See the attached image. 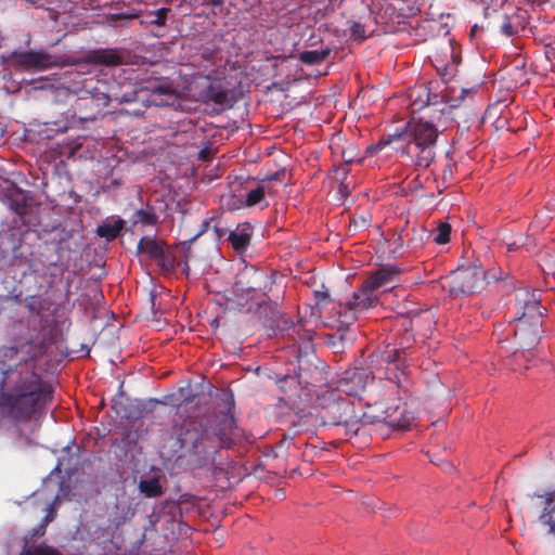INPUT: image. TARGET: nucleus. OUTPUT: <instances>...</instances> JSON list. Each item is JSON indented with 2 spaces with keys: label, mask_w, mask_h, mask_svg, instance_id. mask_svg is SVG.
<instances>
[{
  "label": "nucleus",
  "mask_w": 555,
  "mask_h": 555,
  "mask_svg": "<svg viewBox=\"0 0 555 555\" xmlns=\"http://www.w3.org/2000/svg\"><path fill=\"white\" fill-rule=\"evenodd\" d=\"M17 353V348L16 347H10V348H7L4 350V356L5 357H12L13 354H16Z\"/></svg>",
  "instance_id": "45"
},
{
  "label": "nucleus",
  "mask_w": 555,
  "mask_h": 555,
  "mask_svg": "<svg viewBox=\"0 0 555 555\" xmlns=\"http://www.w3.org/2000/svg\"><path fill=\"white\" fill-rule=\"evenodd\" d=\"M470 92V90L462 89L461 94L457 96V99L463 100L465 96Z\"/></svg>",
  "instance_id": "48"
},
{
  "label": "nucleus",
  "mask_w": 555,
  "mask_h": 555,
  "mask_svg": "<svg viewBox=\"0 0 555 555\" xmlns=\"http://www.w3.org/2000/svg\"><path fill=\"white\" fill-rule=\"evenodd\" d=\"M253 234L254 227L251 223H238L234 230L229 232L228 241L235 251L242 253L250 245Z\"/></svg>",
  "instance_id": "17"
},
{
  "label": "nucleus",
  "mask_w": 555,
  "mask_h": 555,
  "mask_svg": "<svg viewBox=\"0 0 555 555\" xmlns=\"http://www.w3.org/2000/svg\"><path fill=\"white\" fill-rule=\"evenodd\" d=\"M235 420L230 413L214 418L189 417L172 427V436L179 444L177 462L186 469H198L214 464L221 448L233 443Z\"/></svg>",
  "instance_id": "1"
},
{
  "label": "nucleus",
  "mask_w": 555,
  "mask_h": 555,
  "mask_svg": "<svg viewBox=\"0 0 555 555\" xmlns=\"http://www.w3.org/2000/svg\"><path fill=\"white\" fill-rule=\"evenodd\" d=\"M214 231H215V233H216L218 238L223 237L227 234V232H228L227 229L223 228V227H220L219 223H216L214 225Z\"/></svg>",
  "instance_id": "43"
},
{
  "label": "nucleus",
  "mask_w": 555,
  "mask_h": 555,
  "mask_svg": "<svg viewBox=\"0 0 555 555\" xmlns=\"http://www.w3.org/2000/svg\"><path fill=\"white\" fill-rule=\"evenodd\" d=\"M141 89H144L151 92L152 94L160 96H172L175 93L171 83L162 79L147 80L145 81V85Z\"/></svg>",
  "instance_id": "20"
},
{
  "label": "nucleus",
  "mask_w": 555,
  "mask_h": 555,
  "mask_svg": "<svg viewBox=\"0 0 555 555\" xmlns=\"http://www.w3.org/2000/svg\"><path fill=\"white\" fill-rule=\"evenodd\" d=\"M343 163L350 166L352 163L357 160L356 146L349 145L347 149L343 151L341 154Z\"/></svg>",
  "instance_id": "36"
},
{
  "label": "nucleus",
  "mask_w": 555,
  "mask_h": 555,
  "mask_svg": "<svg viewBox=\"0 0 555 555\" xmlns=\"http://www.w3.org/2000/svg\"><path fill=\"white\" fill-rule=\"evenodd\" d=\"M542 324L543 322L529 321H519V323H514L513 333L519 347L522 349V351L514 352V360L516 362L525 360V350H531L539 344L542 334Z\"/></svg>",
  "instance_id": "11"
},
{
  "label": "nucleus",
  "mask_w": 555,
  "mask_h": 555,
  "mask_svg": "<svg viewBox=\"0 0 555 555\" xmlns=\"http://www.w3.org/2000/svg\"><path fill=\"white\" fill-rule=\"evenodd\" d=\"M375 421L384 422L393 429L405 430L412 426L415 416L406 403H395L385 406L383 415L375 416Z\"/></svg>",
  "instance_id": "12"
},
{
  "label": "nucleus",
  "mask_w": 555,
  "mask_h": 555,
  "mask_svg": "<svg viewBox=\"0 0 555 555\" xmlns=\"http://www.w3.org/2000/svg\"><path fill=\"white\" fill-rule=\"evenodd\" d=\"M163 249V242L149 236H143L138 243L139 253L147 255L153 260L162 255Z\"/></svg>",
  "instance_id": "19"
},
{
  "label": "nucleus",
  "mask_w": 555,
  "mask_h": 555,
  "mask_svg": "<svg viewBox=\"0 0 555 555\" xmlns=\"http://www.w3.org/2000/svg\"><path fill=\"white\" fill-rule=\"evenodd\" d=\"M201 99L204 103H214L219 109L224 111L233 105V94L230 89L221 82L212 81L201 91Z\"/></svg>",
  "instance_id": "14"
},
{
  "label": "nucleus",
  "mask_w": 555,
  "mask_h": 555,
  "mask_svg": "<svg viewBox=\"0 0 555 555\" xmlns=\"http://www.w3.org/2000/svg\"><path fill=\"white\" fill-rule=\"evenodd\" d=\"M400 270L393 266H384L374 271L364 282L367 287L373 292H376L380 287H385L389 284L398 281Z\"/></svg>",
  "instance_id": "16"
},
{
  "label": "nucleus",
  "mask_w": 555,
  "mask_h": 555,
  "mask_svg": "<svg viewBox=\"0 0 555 555\" xmlns=\"http://www.w3.org/2000/svg\"><path fill=\"white\" fill-rule=\"evenodd\" d=\"M501 33L507 37L514 36L516 34L515 27L512 25V23L506 20L500 27Z\"/></svg>",
  "instance_id": "40"
},
{
  "label": "nucleus",
  "mask_w": 555,
  "mask_h": 555,
  "mask_svg": "<svg viewBox=\"0 0 555 555\" xmlns=\"http://www.w3.org/2000/svg\"><path fill=\"white\" fill-rule=\"evenodd\" d=\"M223 4V0H210L211 7H220Z\"/></svg>",
  "instance_id": "49"
},
{
  "label": "nucleus",
  "mask_w": 555,
  "mask_h": 555,
  "mask_svg": "<svg viewBox=\"0 0 555 555\" xmlns=\"http://www.w3.org/2000/svg\"><path fill=\"white\" fill-rule=\"evenodd\" d=\"M350 30H351V35L354 38H360V39L365 38V28L361 23H358V22L353 23Z\"/></svg>",
  "instance_id": "39"
},
{
  "label": "nucleus",
  "mask_w": 555,
  "mask_h": 555,
  "mask_svg": "<svg viewBox=\"0 0 555 555\" xmlns=\"http://www.w3.org/2000/svg\"><path fill=\"white\" fill-rule=\"evenodd\" d=\"M534 495L544 499V507L542 512H546L548 509L550 512H552L553 519H555V489L553 491L546 492L545 494Z\"/></svg>",
  "instance_id": "33"
},
{
  "label": "nucleus",
  "mask_w": 555,
  "mask_h": 555,
  "mask_svg": "<svg viewBox=\"0 0 555 555\" xmlns=\"http://www.w3.org/2000/svg\"><path fill=\"white\" fill-rule=\"evenodd\" d=\"M125 221L122 219H118L113 224H103L98 227V234L101 237H105L107 241H112L116 238L120 231L124 229Z\"/></svg>",
  "instance_id": "23"
},
{
  "label": "nucleus",
  "mask_w": 555,
  "mask_h": 555,
  "mask_svg": "<svg viewBox=\"0 0 555 555\" xmlns=\"http://www.w3.org/2000/svg\"><path fill=\"white\" fill-rule=\"evenodd\" d=\"M90 79V76H86L85 74L76 73L74 74L67 85V90L74 91L75 93H79L85 91L89 93V90L85 87V82Z\"/></svg>",
  "instance_id": "27"
},
{
  "label": "nucleus",
  "mask_w": 555,
  "mask_h": 555,
  "mask_svg": "<svg viewBox=\"0 0 555 555\" xmlns=\"http://www.w3.org/2000/svg\"><path fill=\"white\" fill-rule=\"evenodd\" d=\"M285 441H286L285 438L283 440H281L280 446H282Z\"/></svg>",
  "instance_id": "53"
},
{
  "label": "nucleus",
  "mask_w": 555,
  "mask_h": 555,
  "mask_svg": "<svg viewBox=\"0 0 555 555\" xmlns=\"http://www.w3.org/2000/svg\"><path fill=\"white\" fill-rule=\"evenodd\" d=\"M134 218V223L140 222L143 225H155L158 222V215L150 206L137 210Z\"/></svg>",
  "instance_id": "25"
},
{
  "label": "nucleus",
  "mask_w": 555,
  "mask_h": 555,
  "mask_svg": "<svg viewBox=\"0 0 555 555\" xmlns=\"http://www.w3.org/2000/svg\"><path fill=\"white\" fill-rule=\"evenodd\" d=\"M169 11V8H160L155 11H150L149 15L154 16V18L150 20L149 23L152 25L164 27L166 25L167 14Z\"/></svg>",
  "instance_id": "29"
},
{
  "label": "nucleus",
  "mask_w": 555,
  "mask_h": 555,
  "mask_svg": "<svg viewBox=\"0 0 555 555\" xmlns=\"http://www.w3.org/2000/svg\"><path fill=\"white\" fill-rule=\"evenodd\" d=\"M278 177H279V173H274L273 177H271L268 181H271V180H278Z\"/></svg>",
  "instance_id": "51"
},
{
  "label": "nucleus",
  "mask_w": 555,
  "mask_h": 555,
  "mask_svg": "<svg viewBox=\"0 0 555 555\" xmlns=\"http://www.w3.org/2000/svg\"><path fill=\"white\" fill-rule=\"evenodd\" d=\"M377 302V296L367 285L364 283L362 287L356 291L351 298L345 304L339 305L338 314L340 321L346 324H350L358 319V315Z\"/></svg>",
  "instance_id": "10"
},
{
  "label": "nucleus",
  "mask_w": 555,
  "mask_h": 555,
  "mask_svg": "<svg viewBox=\"0 0 555 555\" xmlns=\"http://www.w3.org/2000/svg\"><path fill=\"white\" fill-rule=\"evenodd\" d=\"M514 323L519 321L543 322V308L534 292L526 287L515 289L514 302L511 307Z\"/></svg>",
  "instance_id": "8"
},
{
  "label": "nucleus",
  "mask_w": 555,
  "mask_h": 555,
  "mask_svg": "<svg viewBox=\"0 0 555 555\" xmlns=\"http://www.w3.org/2000/svg\"><path fill=\"white\" fill-rule=\"evenodd\" d=\"M331 52L332 50L328 47L321 51L307 50L299 54V61L306 65H318L325 61L330 56Z\"/></svg>",
  "instance_id": "21"
},
{
  "label": "nucleus",
  "mask_w": 555,
  "mask_h": 555,
  "mask_svg": "<svg viewBox=\"0 0 555 555\" xmlns=\"http://www.w3.org/2000/svg\"><path fill=\"white\" fill-rule=\"evenodd\" d=\"M539 521L544 526H548V532L555 535V519H553L552 512L548 509L542 512L539 516Z\"/></svg>",
  "instance_id": "35"
},
{
  "label": "nucleus",
  "mask_w": 555,
  "mask_h": 555,
  "mask_svg": "<svg viewBox=\"0 0 555 555\" xmlns=\"http://www.w3.org/2000/svg\"><path fill=\"white\" fill-rule=\"evenodd\" d=\"M209 224H210V220H205L203 223H202V230L191 240L189 241H185L183 242V247H184V250H185V255H184V259H185V263H188L189 259H190V247H191V244L193 243V241L199 236L201 234L205 233L208 231L209 229Z\"/></svg>",
  "instance_id": "34"
},
{
  "label": "nucleus",
  "mask_w": 555,
  "mask_h": 555,
  "mask_svg": "<svg viewBox=\"0 0 555 555\" xmlns=\"http://www.w3.org/2000/svg\"><path fill=\"white\" fill-rule=\"evenodd\" d=\"M482 279L495 280L496 278L485 273L480 267L459 268L451 279L450 294L457 296L477 293L482 288Z\"/></svg>",
  "instance_id": "9"
},
{
  "label": "nucleus",
  "mask_w": 555,
  "mask_h": 555,
  "mask_svg": "<svg viewBox=\"0 0 555 555\" xmlns=\"http://www.w3.org/2000/svg\"><path fill=\"white\" fill-rule=\"evenodd\" d=\"M379 405H380V408H384L386 404L380 402Z\"/></svg>",
  "instance_id": "54"
},
{
  "label": "nucleus",
  "mask_w": 555,
  "mask_h": 555,
  "mask_svg": "<svg viewBox=\"0 0 555 555\" xmlns=\"http://www.w3.org/2000/svg\"><path fill=\"white\" fill-rule=\"evenodd\" d=\"M409 346H404L402 343L400 347H390L389 345L382 352V360L386 363L400 362L405 357V349Z\"/></svg>",
  "instance_id": "24"
},
{
  "label": "nucleus",
  "mask_w": 555,
  "mask_h": 555,
  "mask_svg": "<svg viewBox=\"0 0 555 555\" xmlns=\"http://www.w3.org/2000/svg\"><path fill=\"white\" fill-rule=\"evenodd\" d=\"M431 117L412 118L405 125L401 133L390 134L387 140L382 139L378 143L367 147L373 154L382 151L386 145L396 140H403L404 144L399 147L402 157L417 169L428 168L436 157V146L439 133L444 131L452 121L451 115L434 112Z\"/></svg>",
  "instance_id": "3"
},
{
  "label": "nucleus",
  "mask_w": 555,
  "mask_h": 555,
  "mask_svg": "<svg viewBox=\"0 0 555 555\" xmlns=\"http://www.w3.org/2000/svg\"><path fill=\"white\" fill-rule=\"evenodd\" d=\"M85 87L103 105L108 104L111 101L131 103L137 100L135 90L138 89L134 86L119 83L113 77L99 78L98 76H90V79L85 82Z\"/></svg>",
  "instance_id": "5"
},
{
  "label": "nucleus",
  "mask_w": 555,
  "mask_h": 555,
  "mask_svg": "<svg viewBox=\"0 0 555 555\" xmlns=\"http://www.w3.org/2000/svg\"><path fill=\"white\" fill-rule=\"evenodd\" d=\"M271 285V278L266 272L246 267L236 275L233 288L236 295L256 299L266 296Z\"/></svg>",
  "instance_id": "6"
},
{
  "label": "nucleus",
  "mask_w": 555,
  "mask_h": 555,
  "mask_svg": "<svg viewBox=\"0 0 555 555\" xmlns=\"http://www.w3.org/2000/svg\"><path fill=\"white\" fill-rule=\"evenodd\" d=\"M11 59L24 69L43 70L54 65L53 56L44 51L13 52Z\"/></svg>",
  "instance_id": "13"
},
{
  "label": "nucleus",
  "mask_w": 555,
  "mask_h": 555,
  "mask_svg": "<svg viewBox=\"0 0 555 555\" xmlns=\"http://www.w3.org/2000/svg\"><path fill=\"white\" fill-rule=\"evenodd\" d=\"M326 414L333 425H344L347 433H351L352 435H358L361 424L374 423V420H369L370 417L365 414L360 417L353 402L348 398L334 400L326 408Z\"/></svg>",
  "instance_id": "7"
},
{
  "label": "nucleus",
  "mask_w": 555,
  "mask_h": 555,
  "mask_svg": "<svg viewBox=\"0 0 555 555\" xmlns=\"http://www.w3.org/2000/svg\"><path fill=\"white\" fill-rule=\"evenodd\" d=\"M315 304L318 306L326 305L330 302V294L327 289L314 291Z\"/></svg>",
  "instance_id": "38"
},
{
  "label": "nucleus",
  "mask_w": 555,
  "mask_h": 555,
  "mask_svg": "<svg viewBox=\"0 0 555 555\" xmlns=\"http://www.w3.org/2000/svg\"><path fill=\"white\" fill-rule=\"evenodd\" d=\"M437 70L443 81H448L453 76V73L449 72L448 67H444L442 72L439 68H437Z\"/></svg>",
  "instance_id": "44"
},
{
  "label": "nucleus",
  "mask_w": 555,
  "mask_h": 555,
  "mask_svg": "<svg viewBox=\"0 0 555 555\" xmlns=\"http://www.w3.org/2000/svg\"><path fill=\"white\" fill-rule=\"evenodd\" d=\"M35 367L36 362L30 358L23 364L2 370L0 425L7 420L27 423L51 400L52 390Z\"/></svg>",
  "instance_id": "2"
},
{
  "label": "nucleus",
  "mask_w": 555,
  "mask_h": 555,
  "mask_svg": "<svg viewBox=\"0 0 555 555\" xmlns=\"http://www.w3.org/2000/svg\"><path fill=\"white\" fill-rule=\"evenodd\" d=\"M139 17V11L135 9L128 10L121 13L108 14L106 16L107 23L112 26H116L119 21L134 20Z\"/></svg>",
  "instance_id": "28"
},
{
  "label": "nucleus",
  "mask_w": 555,
  "mask_h": 555,
  "mask_svg": "<svg viewBox=\"0 0 555 555\" xmlns=\"http://www.w3.org/2000/svg\"><path fill=\"white\" fill-rule=\"evenodd\" d=\"M157 261V263L164 269V270H172L175 268V258L170 253L165 250V248L162 250V255L159 257H156L154 259Z\"/></svg>",
  "instance_id": "32"
},
{
  "label": "nucleus",
  "mask_w": 555,
  "mask_h": 555,
  "mask_svg": "<svg viewBox=\"0 0 555 555\" xmlns=\"http://www.w3.org/2000/svg\"><path fill=\"white\" fill-rule=\"evenodd\" d=\"M339 192L343 194V196H347L349 194L348 186L345 185L344 181H340Z\"/></svg>",
  "instance_id": "46"
},
{
  "label": "nucleus",
  "mask_w": 555,
  "mask_h": 555,
  "mask_svg": "<svg viewBox=\"0 0 555 555\" xmlns=\"http://www.w3.org/2000/svg\"><path fill=\"white\" fill-rule=\"evenodd\" d=\"M46 531H43L42 522L40 524V528L36 531V534H43Z\"/></svg>",
  "instance_id": "50"
},
{
  "label": "nucleus",
  "mask_w": 555,
  "mask_h": 555,
  "mask_svg": "<svg viewBox=\"0 0 555 555\" xmlns=\"http://www.w3.org/2000/svg\"><path fill=\"white\" fill-rule=\"evenodd\" d=\"M85 61L89 64L103 65L107 67L119 66L126 63L124 50L117 48L94 49L85 54Z\"/></svg>",
  "instance_id": "15"
},
{
  "label": "nucleus",
  "mask_w": 555,
  "mask_h": 555,
  "mask_svg": "<svg viewBox=\"0 0 555 555\" xmlns=\"http://www.w3.org/2000/svg\"><path fill=\"white\" fill-rule=\"evenodd\" d=\"M54 518V509H53V506L50 505L49 507V513L44 516V518L42 519V527H43V531H46V527L49 522H51Z\"/></svg>",
  "instance_id": "42"
},
{
  "label": "nucleus",
  "mask_w": 555,
  "mask_h": 555,
  "mask_svg": "<svg viewBox=\"0 0 555 555\" xmlns=\"http://www.w3.org/2000/svg\"><path fill=\"white\" fill-rule=\"evenodd\" d=\"M25 555H63L60 551L48 545H38L33 548H28Z\"/></svg>",
  "instance_id": "31"
},
{
  "label": "nucleus",
  "mask_w": 555,
  "mask_h": 555,
  "mask_svg": "<svg viewBox=\"0 0 555 555\" xmlns=\"http://www.w3.org/2000/svg\"><path fill=\"white\" fill-rule=\"evenodd\" d=\"M409 99L412 114L420 113L418 117H431L435 111L444 113V116H448L457 106L456 104H448L452 100L448 93L437 92L426 85L411 88Z\"/></svg>",
  "instance_id": "4"
},
{
  "label": "nucleus",
  "mask_w": 555,
  "mask_h": 555,
  "mask_svg": "<svg viewBox=\"0 0 555 555\" xmlns=\"http://www.w3.org/2000/svg\"><path fill=\"white\" fill-rule=\"evenodd\" d=\"M267 191H268L267 181L264 180L260 184H258L255 189L250 190L246 194V198H245L246 206H255V205L261 203L264 198Z\"/></svg>",
  "instance_id": "26"
},
{
  "label": "nucleus",
  "mask_w": 555,
  "mask_h": 555,
  "mask_svg": "<svg viewBox=\"0 0 555 555\" xmlns=\"http://www.w3.org/2000/svg\"><path fill=\"white\" fill-rule=\"evenodd\" d=\"M27 307H28V309H29V310H31V311H33V310H35V308H34L33 304H28V305H27Z\"/></svg>",
  "instance_id": "52"
},
{
  "label": "nucleus",
  "mask_w": 555,
  "mask_h": 555,
  "mask_svg": "<svg viewBox=\"0 0 555 555\" xmlns=\"http://www.w3.org/2000/svg\"><path fill=\"white\" fill-rule=\"evenodd\" d=\"M351 223L354 228H365L367 225V219L363 216L353 217Z\"/></svg>",
  "instance_id": "41"
},
{
  "label": "nucleus",
  "mask_w": 555,
  "mask_h": 555,
  "mask_svg": "<svg viewBox=\"0 0 555 555\" xmlns=\"http://www.w3.org/2000/svg\"><path fill=\"white\" fill-rule=\"evenodd\" d=\"M288 379H291L292 382H295V377H291L288 375H284L283 377L278 379V383L283 384V383H286Z\"/></svg>",
  "instance_id": "47"
},
{
  "label": "nucleus",
  "mask_w": 555,
  "mask_h": 555,
  "mask_svg": "<svg viewBox=\"0 0 555 555\" xmlns=\"http://www.w3.org/2000/svg\"><path fill=\"white\" fill-rule=\"evenodd\" d=\"M451 225L447 222L439 223L437 228V234L434 237V242L437 244H446L450 241Z\"/></svg>",
  "instance_id": "30"
},
{
  "label": "nucleus",
  "mask_w": 555,
  "mask_h": 555,
  "mask_svg": "<svg viewBox=\"0 0 555 555\" xmlns=\"http://www.w3.org/2000/svg\"><path fill=\"white\" fill-rule=\"evenodd\" d=\"M349 171H350V169H349L348 165H346L344 163L340 164L339 166L335 167V169H334L335 179L339 180V181H345Z\"/></svg>",
  "instance_id": "37"
},
{
  "label": "nucleus",
  "mask_w": 555,
  "mask_h": 555,
  "mask_svg": "<svg viewBox=\"0 0 555 555\" xmlns=\"http://www.w3.org/2000/svg\"><path fill=\"white\" fill-rule=\"evenodd\" d=\"M139 489L146 498H158L163 494V488L159 480L155 477L141 480Z\"/></svg>",
  "instance_id": "22"
},
{
  "label": "nucleus",
  "mask_w": 555,
  "mask_h": 555,
  "mask_svg": "<svg viewBox=\"0 0 555 555\" xmlns=\"http://www.w3.org/2000/svg\"><path fill=\"white\" fill-rule=\"evenodd\" d=\"M31 197L27 192L16 189L9 193L8 202L10 208L20 217L22 224L27 225L29 222L26 217L30 210Z\"/></svg>",
  "instance_id": "18"
}]
</instances>
